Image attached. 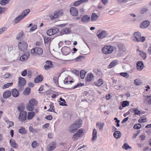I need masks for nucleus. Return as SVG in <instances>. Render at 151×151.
Returning a JSON list of instances; mask_svg holds the SVG:
<instances>
[{
    "instance_id": "1",
    "label": "nucleus",
    "mask_w": 151,
    "mask_h": 151,
    "mask_svg": "<svg viewBox=\"0 0 151 151\" xmlns=\"http://www.w3.org/2000/svg\"><path fill=\"white\" fill-rule=\"evenodd\" d=\"M18 45L19 49L22 52L25 51L28 47V44L25 41H22L19 42Z\"/></svg>"
},
{
    "instance_id": "2",
    "label": "nucleus",
    "mask_w": 151,
    "mask_h": 151,
    "mask_svg": "<svg viewBox=\"0 0 151 151\" xmlns=\"http://www.w3.org/2000/svg\"><path fill=\"white\" fill-rule=\"evenodd\" d=\"M30 10L28 9L24 11L21 15L18 16L14 20L15 23H17L21 21L28 14Z\"/></svg>"
},
{
    "instance_id": "3",
    "label": "nucleus",
    "mask_w": 151,
    "mask_h": 151,
    "mask_svg": "<svg viewBox=\"0 0 151 151\" xmlns=\"http://www.w3.org/2000/svg\"><path fill=\"white\" fill-rule=\"evenodd\" d=\"M114 50L113 46L110 45H105L102 49V51L105 54L111 53Z\"/></svg>"
},
{
    "instance_id": "4",
    "label": "nucleus",
    "mask_w": 151,
    "mask_h": 151,
    "mask_svg": "<svg viewBox=\"0 0 151 151\" xmlns=\"http://www.w3.org/2000/svg\"><path fill=\"white\" fill-rule=\"evenodd\" d=\"M26 82V80L23 78L21 77H19L18 87L19 90H22L23 89V87L25 85Z\"/></svg>"
},
{
    "instance_id": "5",
    "label": "nucleus",
    "mask_w": 151,
    "mask_h": 151,
    "mask_svg": "<svg viewBox=\"0 0 151 151\" xmlns=\"http://www.w3.org/2000/svg\"><path fill=\"white\" fill-rule=\"evenodd\" d=\"M84 129L81 128L76 133H74L72 137V139L74 141L77 140L82 137L83 135Z\"/></svg>"
},
{
    "instance_id": "6",
    "label": "nucleus",
    "mask_w": 151,
    "mask_h": 151,
    "mask_svg": "<svg viewBox=\"0 0 151 151\" xmlns=\"http://www.w3.org/2000/svg\"><path fill=\"white\" fill-rule=\"evenodd\" d=\"M31 53L34 55H40L43 52V50L41 48L36 47L32 49L31 51Z\"/></svg>"
},
{
    "instance_id": "7",
    "label": "nucleus",
    "mask_w": 151,
    "mask_h": 151,
    "mask_svg": "<svg viewBox=\"0 0 151 151\" xmlns=\"http://www.w3.org/2000/svg\"><path fill=\"white\" fill-rule=\"evenodd\" d=\"M134 37L137 42H143L145 41V38L144 37H141V34L139 32H137L134 34Z\"/></svg>"
},
{
    "instance_id": "8",
    "label": "nucleus",
    "mask_w": 151,
    "mask_h": 151,
    "mask_svg": "<svg viewBox=\"0 0 151 151\" xmlns=\"http://www.w3.org/2000/svg\"><path fill=\"white\" fill-rule=\"evenodd\" d=\"M70 14L74 17L77 16L79 14L78 9L75 7H70Z\"/></svg>"
},
{
    "instance_id": "9",
    "label": "nucleus",
    "mask_w": 151,
    "mask_h": 151,
    "mask_svg": "<svg viewBox=\"0 0 151 151\" xmlns=\"http://www.w3.org/2000/svg\"><path fill=\"white\" fill-rule=\"evenodd\" d=\"M27 112L26 111H24L20 112L19 117V119L21 122L25 121L27 119Z\"/></svg>"
},
{
    "instance_id": "10",
    "label": "nucleus",
    "mask_w": 151,
    "mask_h": 151,
    "mask_svg": "<svg viewBox=\"0 0 151 151\" xmlns=\"http://www.w3.org/2000/svg\"><path fill=\"white\" fill-rule=\"evenodd\" d=\"M70 50L69 47L66 46L63 47L61 49L63 54L65 55H67L69 54Z\"/></svg>"
},
{
    "instance_id": "11",
    "label": "nucleus",
    "mask_w": 151,
    "mask_h": 151,
    "mask_svg": "<svg viewBox=\"0 0 151 151\" xmlns=\"http://www.w3.org/2000/svg\"><path fill=\"white\" fill-rule=\"evenodd\" d=\"M46 64L44 67L45 70H48L49 69L53 67V65L51 61H47L46 62Z\"/></svg>"
},
{
    "instance_id": "12",
    "label": "nucleus",
    "mask_w": 151,
    "mask_h": 151,
    "mask_svg": "<svg viewBox=\"0 0 151 151\" xmlns=\"http://www.w3.org/2000/svg\"><path fill=\"white\" fill-rule=\"evenodd\" d=\"M77 127L74 123L73 124H71L69 127V131L71 133H73L75 132V131L78 129Z\"/></svg>"
},
{
    "instance_id": "13",
    "label": "nucleus",
    "mask_w": 151,
    "mask_h": 151,
    "mask_svg": "<svg viewBox=\"0 0 151 151\" xmlns=\"http://www.w3.org/2000/svg\"><path fill=\"white\" fill-rule=\"evenodd\" d=\"M91 18L88 15H83L81 18V21L83 23H86L90 21Z\"/></svg>"
},
{
    "instance_id": "14",
    "label": "nucleus",
    "mask_w": 151,
    "mask_h": 151,
    "mask_svg": "<svg viewBox=\"0 0 151 151\" xmlns=\"http://www.w3.org/2000/svg\"><path fill=\"white\" fill-rule=\"evenodd\" d=\"M144 68V64L142 61H138L137 63V69L139 71L142 70Z\"/></svg>"
},
{
    "instance_id": "15",
    "label": "nucleus",
    "mask_w": 151,
    "mask_h": 151,
    "mask_svg": "<svg viewBox=\"0 0 151 151\" xmlns=\"http://www.w3.org/2000/svg\"><path fill=\"white\" fill-rule=\"evenodd\" d=\"M150 24L149 22L146 20L143 22L140 25V27L141 28L144 29L148 27Z\"/></svg>"
},
{
    "instance_id": "16",
    "label": "nucleus",
    "mask_w": 151,
    "mask_h": 151,
    "mask_svg": "<svg viewBox=\"0 0 151 151\" xmlns=\"http://www.w3.org/2000/svg\"><path fill=\"white\" fill-rule=\"evenodd\" d=\"M43 78V76L42 75H40L35 78L34 82L35 83H39L42 81Z\"/></svg>"
},
{
    "instance_id": "17",
    "label": "nucleus",
    "mask_w": 151,
    "mask_h": 151,
    "mask_svg": "<svg viewBox=\"0 0 151 151\" xmlns=\"http://www.w3.org/2000/svg\"><path fill=\"white\" fill-rule=\"evenodd\" d=\"M11 91H10L7 90L4 93L3 96L4 98L7 99L11 96Z\"/></svg>"
},
{
    "instance_id": "18",
    "label": "nucleus",
    "mask_w": 151,
    "mask_h": 151,
    "mask_svg": "<svg viewBox=\"0 0 151 151\" xmlns=\"http://www.w3.org/2000/svg\"><path fill=\"white\" fill-rule=\"evenodd\" d=\"M106 35L107 34L106 31L104 30L98 34L97 36L99 38L102 39L106 37Z\"/></svg>"
},
{
    "instance_id": "19",
    "label": "nucleus",
    "mask_w": 151,
    "mask_h": 151,
    "mask_svg": "<svg viewBox=\"0 0 151 151\" xmlns=\"http://www.w3.org/2000/svg\"><path fill=\"white\" fill-rule=\"evenodd\" d=\"M11 93L14 97H17L19 96V92L16 89L14 88L12 89Z\"/></svg>"
},
{
    "instance_id": "20",
    "label": "nucleus",
    "mask_w": 151,
    "mask_h": 151,
    "mask_svg": "<svg viewBox=\"0 0 151 151\" xmlns=\"http://www.w3.org/2000/svg\"><path fill=\"white\" fill-rule=\"evenodd\" d=\"M56 146V143L54 142L52 143V145L48 146L47 148V150L48 151H51L54 150Z\"/></svg>"
},
{
    "instance_id": "21",
    "label": "nucleus",
    "mask_w": 151,
    "mask_h": 151,
    "mask_svg": "<svg viewBox=\"0 0 151 151\" xmlns=\"http://www.w3.org/2000/svg\"><path fill=\"white\" fill-rule=\"evenodd\" d=\"M137 52H139V54L140 55V57L143 59H145L147 57L146 54L142 51L141 50L137 49Z\"/></svg>"
},
{
    "instance_id": "22",
    "label": "nucleus",
    "mask_w": 151,
    "mask_h": 151,
    "mask_svg": "<svg viewBox=\"0 0 151 151\" xmlns=\"http://www.w3.org/2000/svg\"><path fill=\"white\" fill-rule=\"evenodd\" d=\"M93 77L94 76L93 73H88L87 74V77L86 78V81L88 82L91 81L93 80Z\"/></svg>"
},
{
    "instance_id": "23",
    "label": "nucleus",
    "mask_w": 151,
    "mask_h": 151,
    "mask_svg": "<svg viewBox=\"0 0 151 151\" xmlns=\"http://www.w3.org/2000/svg\"><path fill=\"white\" fill-rule=\"evenodd\" d=\"M29 56V53H27L21 56L20 60L22 61H24L27 59Z\"/></svg>"
},
{
    "instance_id": "24",
    "label": "nucleus",
    "mask_w": 151,
    "mask_h": 151,
    "mask_svg": "<svg viewBox=\"0 0 151 151\" xmlns=\"http://www.w3.org/2000/svg\"><path fill=\"white\" fill-rule=\"evenodd\" d=\"M28 103L31 105L35 106L37 105L38 102L35 99H32L29 100Z\"/></svg>"
},
{
    "instance_id": "25",
    "label": "nucleus",
    "mask_w": 151,
    "mask_h": 151,
    "mask_svg": "<svg viewBox=\"0 0 151 151\" xmlns=\"http://www.w3.org/2000/svg\"><path fill=\"white\" fill-rule=\"evenodd\" d=\"M35 115V113L34 111L29 112L28 114L27 118L28 120H30L34 117Z\"/></svg>"
},
{
    "instance_id": "26",
    "label": "nucleus",
    "mask_w": 151,
    "mask_h": 151,
    "mask_svg": "<svg viewBox=\"0 0 151 151\" xmlns=\"http://www.w3.org/2000/svg\"><path fill=\"white\" fill-rule=\"evenodd\" d=\"M49 106L50 108L49 109L47 110V111L55 113V108L53 103L52 102H51Z\"/></svg>"
},
{
    "instance_id": "27",
    "label": "nucleus",
    "mask_w": 151,
    "mask_h": 151,
    "mask_svg": "<svg viewBox=\"0 0 151 151\" xmlns=\"http://www.w3.org/2000/svg\"><path fill=\"white\" fill-rule=\"evenodd\" d=\"M34 106L28 103L27 104L26 108L28 111H32L34 109Z\"/></svg>"
},
{
    "instance_id": "28",
    "label": "nucleus",
    "mask_w": 151,
    "mask_h": 151,
    "mask_svg": "<svg viewBox=\"0 0 151 151\" xmlns=\"http://www.w3.org/2000/svg\"><path fill=\"white\" fill-rule=\"evenodd\" d=\"M103 83V81L101 79H99L97 81L95 82V84L97 86H100Z\"/></svg>"
},
{
    "instance_id": "29",
    "label": "nucleus",
    "mask_w": 151,
    "mask_h": 151,
    "mask_svg": "<svg viewBox=\"0 0 151 151\" xmlns=\"http://www.w3.org/2000/svg\"><path fill=\"white\" fill-rule=\"evenodd\" d=\"M99 16L97 14L93 13L91 15V20L93 22L96 20L98 18Z\"/></svg>"
},
{
    "instance_id": "30",
    "label": "nucleus",
    "mask_w": 151,
    "mask_h": 151,
    "mask_svg": "<svg viewBox=\"0 0 151 151\" xmlns=\"http://www.w3.org/2000/svg\"><path fill=\"white\" fill-rule=\"evenodd\" d=\"M59 99L60 101H59V104L60 106H67V105L65 104L66 103V102L65 101V99L61 97H60Z\"/></svg>"
},
{
    "instance_id": "31",
    "label": "nucleus",
    "mask_w": 151,
    "mask_h": 151,
    "mask_svg": "<svg viewBox=\"0 0 151 151\" xmlns=\"http://www.w3.org/2000/svg\"><path fill=\"white\" fill-rule=\"evenodd\" d=\"M70 79L69 77L66 78L64 81V84H71L72 83L74 82L73 81L70 80Z\"/></svg>"
},
{
    "instance_id": "32",
    "label": "nucleus",
    "mask_w": 151,
    "mask_h": 151,
    "mask_svg": "<svg viewBox=\"0 0 151 151\" xmlns=\"http://www.w3.org/2000/svg\"><path fill=\"white\" fill-rule=\"evenodd\" d=\"M97 131L95 129H93V132L92 136L93 137L92 138V141H94L97 138Z\"/></svg>"
},
{
    "instance_id": "33",
    "label": "nucleus",
    "mask_w": 151,
    "mask_h": 151,
    "mask_svg": "<svg viewBox=\"0 0 151 151\" xmlns=\"http://www.w3.org/2000/svg\"><path fill=\"white\" fill-rule=\"evenodd\" d=\"M74 124L76 125L77 128H79L82 125V121L80 120H77L76 121L74 122Z\"/></svg>"
},
{
    "instance_id": "34",
    "label": "nucleus",
    "mask_w": 151,
    "mask_h": 151,
    "mask_svg": "<svg viewBox=\"0 0 151 151\" xmlns=\"http://www.w3.org/2000/svg\"><path fill=\"white\" fill-rule=\"evenodd\" d=\"M10 143L11 147L14 148L16 147L17 146V144L15 143V140L12 139H10Z\"/></svg>"
},
{
    "instance_id": "35",
    "label": "nucleus",
    "mask_w": 151,
    "mask_h": 151,
    "mask_svg": "<svg viewBox=\"0 0 151 151\" xmlns=\"http://www.w3.org/2000/svg\"><path fill=\"white\" fill-rule=\"evenodd\" d=\"M27 130L24 127H20L19 129V132L21 134H25L27 133Z\"/></svg>"
},
{
    "instance_id": "36",
    "label": "nucleus",
    "mask_w": 151,
    "mask_h": 151,
    "mask_svg": "<svg viewBox=\"0 0 151 151\" xmlns=\"http://www.w3.org/2000/svg\"><path fill=\"white\" fill-rule=\"evenodd\" d=\"M145 101L146 104H151V95L150 96H147Z\"/></svg>"
},
{
    "instance_id": "37",
    "label": "nucleus",
    "mask_w": 151,
    "mask_h": 151,
    "mask_svg": "<svg viewBox=\"0 0 151 151\" xmlns=\"http://www.w3.org/2000/svg\"><path fill=\"white\" fill-rule=\"evenodd\" d=\"M71 32V29L69 28L66 27L63 29L62 31L63 34H67Z\"/></svg>"
},
{
    "instance_id": "38",
    "label": "nucleus",
    "mask_w": 151,
    "mask_h": 151,
    "mask_svg": "<svg viewBox=\"0 0 151 151\" xmlns=\"http://www.w3.org/2000/svg\"><path fill=\"white\" fill-rule=\"evenodd\" d=\"M113 135L115 138H119L121 136V134L119 131H116L114 132Z\"/></svg>"
},
{
    "instance_id": "39",
    "label": "nucleus",
    "mask_w": 151,
    "mask_h": 151,
    "mask_svg": "<svg viewBox=\"0 0 151 151\" xmlns=\"http://www.w3.org/2000/svg\"><path fill=\"white\" fill-rule=\"evenodd\" d=\"M31 89L29 87L26 88L23 92V94L25 95H28L30 93Z\"/></svg>"
},
{
    "instance_id": "40",
    "label": "nucleus",
    "mask_w": 151,
    "mask_h": 151,
    "mask_svg": "<svg viewBox=\"0 0 151 151\" xmlns=\"http://www.w3.org/2000/svg\"><path fill=\"white\" fill-rule=\"evenodd\" d=\"M104 124V123H100L98 122L96 123V126L99 128L100 130H102L103 129V127Z\"/></svg>"
},
{
    "instance_id": "41",
    "label": "nucleus",
    "mask_w": 151,
    "mask_h": 151,
    "mask_svg": "<svg viewBox=\"0 0 151 151\" xmlns=\"http://www.w3.org/2000/svg\"><path fill=\"white\" fill-rule=\"evenodd\" d=\"M57 12H54V14L51 15L50 16V17L51 19L52 20H55V19L58 18V15L56 14Z\"/></svg>"
},
{
    "instance_id": "42",
    "label": "nucleus",
    "mask_w": 151,
    "mask_h": 151,
    "mask_svg": "<svg viewBox=\"0 0 151 151\" xmlns=\"http://www.w3.org/2000/svg\"><path fill=\"white\" fill-rule=\"evenodd\" d=\"M117 63V61L114 60L109 65V68H111L116 65Z\"/></svg>"
},
{
    "instance_id": "43",
    "label": "nucleus",
    "mask_w": 151,
    "mask_h": 151,
    "mask_svg": "<svg viewBox=\"0 0 151 151\" xmlns=\"http://www.w3.org/2000/svg\"><path fill=\"white\" fill-rule=\"evenodd\" d=\"M63 9H60L58 10H57L55 11V12H56V14L58 15V16L59 17L60 16H62L63 14Z\"/></svg>"
},
{
    "instance_id": "44",
    "label": "nucleus",
    "mask_w": 151,
    "mask_h": 151,
    "mask_svg": "<svg viewBox=\"0 0 151 151\" xmlns=\"http://www.w3.org/2000/svg\"><path fill=\"white\" fill-rule=\"evenodd\" d=\"M13 84L12 83H8L4 85L2 88L3 89H5L9 88V86H12Z\"/></svg>"
},
{
    "instance_id": "45",
    "label": "nucleus",
    "mask_w": 151,
    "mask_h": 151,
    "mask_svg": "<svg viewBox=\"0 0 151 151\" xmlns=\"http://www.w3.org/2000/svg\"><path fill=\"white\" fill-rule=\"evenodd\" d=\"M39 144L36 141H33L32 143L31 146L33 148H35L37 146H38Z\"/></svg>"
},
{
    "instance_id": "46",
    "label": "nucleus",
    "mask_w": 151,
    "mask_h": 151,
    "mask_svg": "<svg viewBox=\"0 0 151 151\" xmlns=\"http://www.w3.org/2000/svg\"><path fill=\"white\" fill-rule=\"evenodd\" d=\"M142 83V82L140 79H136L134 81V83L136 85H139Z\"/></svg>"
},
{
    "instance_id": "47",
    "label": "nucleus",
    "mask_w": 151,
    "mask_h": 151,
    "mask_svg": "<svg viewBox=\"0 0 151 151\" xmlns=\"http://www.w3.org/2000/svg\"><path fill=\"white\" fill-rule=\"evenodd\" d=\"M122 105L123 107L127 106L129 105V103L127 101H124L122 102Z\"/></svg>"
},
{
    "instance_id": "48",
    "label": "nucleus",
    "mask_w": 151,
    "mask_h": 151,
    "mask_svg": "<svg viewBox=\"0 0 151 151\" xmlns=\"http://www.w3.org/2000/svg\"><path fill=\"white\" fill-rule=\"evenodd\" d=\"M51 38L48 37H45L44 38V42L45 44H48L50 42Z\"/></svg>"
},
{
    "instance_id": "49",
    "label": "nucleus",
    "mask_w": 151,
    "mask_h": 151,
    "mask_svg": "<svg viewBox=\"0 0 151 151\" xmlns=\"http://www.w3.org/2000/svg\"><path fill=\"white\" fill-rule=\"evenodd\" d=\"M9 0H0V4L4 5L9 3Z\"/></svg>"
},
{
    "instance_id": "50",
    "label": "nucleus",
    "mask_w": 151,
    "mask_h": 151,
    "mask_svg": "<svg viewBox=\"0 0 151 151\" xmlns=\"http://www.w3.org/2000/svg\"><path fill=\"white\" fill-rule=\"evenodd\" d=\"M24 35V34L23 32L22 31H21L18 34V35H17L16 38L17 39H19L22 37Z\"/></svg>"
},
{
    "instance_id": "51",
    "label": "nucleus",
    "mask_w": 151,
    "mask_h": 151,
    "mask_svg": "<svg viewBox=\"0 0 151 151\" xmlns=\"http://www.w3.org/2000/svg\"><path fill=\"white\" fill-rule=\"evenodd\" d=\"M86 73L83 70H81L80 73V76L81 78L84 79Z\"/></svg>"
},
{
    "instance_id": "52",
    "label": "nucleus",
    "mask_w": 151,
    "mask_h": 151,
    "mask_svg": "<svg viewBox=\"0 0 151 151\" xmlns=\"http://www.w3.org/2000/svg\"><path fill=\"white\" fill-rule=\"evenodd\" d=\"M24 109V106L21 105L19 106L18 107V110L20 112H22Z\"/></svg>"
},
{
    "instance_id": "53",
    "label": "nucleus",
    "mask_w": 151,
    "mask_h": 151,
    "mask_svg": "<svg viewBox=\"0 0 151 151\" xmlns=\"http://www.w3.org/2000/svg\"><path fill=\"white\" fill-rule=\"evenodd\" d=\"M81 4L79 0H78L74 1L73 3V5L75 6H77Z\"/></svg>"
},
{
    "instance_id": "54",
    "label": "nucleus",
    "mask_w": 151,
    "mask_h": 151,
    "mask_svg": "<svg viewBox=\"0 0 151 151\" xmlns=\"http://www.w3.org/2000/svg\"><path fill=\"white\" fill-rule=\"evenodd\" d=\"M148 11L147 8L144 7L142 8L140 11L141 13L143 14L146 13Z\"/></svg>"
},
{
    "instance_id": "55",
    "label": "nucleus",
    "mask_w": 151,
    "mask_h": 151,
    "mask_svg": "<svg viewBox=\"0 0 151 151\" xmlns=\"http://www.w3.org/2000/svg\"><path fill=\"white\" fill-rule=\"evenodd\" d=\"M120 75L125 78H128V73L126 72H122L120 73Z\"/></svg>"
},
{
    "instance_id": "56",
    "label": "nucleus",
    "mask_w": 151,
    "mask_h": 151,
    "mask_svg": "<svg viewBox=\"0 0 151 151\" xmlns=\"http://www.w3.org/2000/svg\"><path fill=\"white\" fill-rule=\"evenodd\" d=\"M123 148L125 150H127L129 148H131V147L127 143L124 144Z\"/></svg>"
},
{
    "instance_id": "57",
    "label": "nucleus",
    "mask_w": 151,
    "mask_h": 151,
    "mask_svg": "<svg viewBox=\"0 0 151 151\" xmlns=\"http://www.w3.org/2000/svg\"><path fill=\"white\" fill-rule=\"evenodd\" d=\"M52 29V31H53L52 32L53 35L56 34L58 32V29L56 28H53V29Z\"/></svg>"
},
{
    "instance_id": "58",
    "label": "nucleus",
    "mask_w": 151,
    "mask_h": 151,
    "mask_svg": "<svg viewBox=\"0 0 151 151\" xmlns=\"http://www.w3.org/2000/svg\"><path fill=\"white\" fill-rule=\"evenodd\" d=\"M52 29H51L48 30L47 32V34L49 36H51L53 35Z\"/></svg>"
},
{
    "instance_id": "59",
    "label": "nucleus",
    "mask_w": 151,
    "mask_h": 151,
    "mask_svg": "<svg viewBox=\"0 0 151 151\" xmlns=\"http://www.w3.org/2000/svg\"><path fill=\"white\" fill-rule=\"evenodd\" d=\"M29 131L31 132H32L34 133H36L37 132L36 130L31 126L29 127Z\"/></svg>"
},
{
    "instance_id": "60",
    "label": "nucleus",
    "mask_w": 151,
    "mask_h": 151,
    "mask_svg": "<svg viewBox=\"0 0 151 151\" xmlns=\"http://www.w3.org/2000/svg\"><path fill=\"white\" fill-rule=\"evenodd\" d=\"M141 125L139 124H135L134 126V128L135 129H138L140 128Z\"/></svg>"
},
{
    "instance_id": "61",
    "label": "nucleus",
    "mask_w": 151,
    "mask_h": 151,
    "mask_svg": "<svg viewBox=\"0 0 151 151\" xmlns=\"http://www.w3.org/2000/svg\"><path fill=\"white\" fill-rule=\"evenodd\" d=\"M84 57L82 56H79L76 59V61L77 62L81 61L82 58H83Z\"/></svg>"
},
{
    "instance_id": "62",
    "label": "nucleus",
    "mask_w": 151,
    "mask_h": 151,
    "mask_svg": "<svg viewBox=\"0 0 151 151\" xmlns=\"http://www.w3.org/2000/svg\"><path fill=\"white\" fill-rule=\"evenodd\" d=\"M37 27L36 25H34L31 28L30 31H33L36 29H37Z\"/></svg>"
},
{
    "instance_id": "63",
    "label": "nucleus",
    "mask_w": 151,
    "mask_h": 151,
    "mask_svg": "<svg viewBox=\"0 0 151 151\" xmlns=\"http://www.w3.org/2000/svg\"><path fill=\"white\" fill-rule=\"evenodd\" d=\"M83 85V84H82L81 83H79L78 84L73 86V89H75L76 88H77L78 87L81 86Z\"/></svg>"
},
{
    "instance_id": "64",
    "label": "nucleus",
    "mask_w": 151,
    "mask_h": 151,
    "mask_svg": "<svg viewBox=\"0 0 151 151\" xmlns=\"http://www.w3.org/2000/svg\"><path fill=\"white\" fill-rule=\"evenodd\" d=\"M7 28L6 27H3L0 29V34L2 33L4 31L6 30Z\"/></svg>"
}]
</instances>
